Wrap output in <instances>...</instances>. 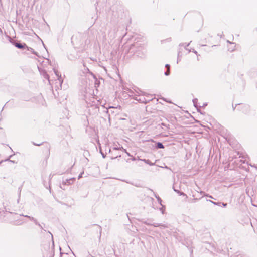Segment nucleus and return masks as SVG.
Here are the masks:
<instances>
[{"label":"nucleus","mask_w":257,"mask_h":257,"mask_svg":"<svg viewBox=\"0 0 257 257\" xmlns=\"http://www.w3.org/2000/svg\"><path fill=\"white\" fill-rule=\"evenodd\" d=\"M83 66H84V70H83V72H84V73H90L91 74H92V73H91V72H90V71H89V69H88L87 67H86L85 66V64H84V63L83 64Z\"/></svg>","instance_id":"nucleus-16"},{"label":"nucleus","mask_w":257,"mask_h":257,"mask_svg":"<svg viewBox=\"0 0 257 257\" xmlns=\"http://www.w3.org/2000/svg\"><path fill=\"white\" fill-rule=\"evenodd\" d=\"M132 185H134V186H136V187H141V186H140V185H139L134 184H133V183H132Z\"/></svg>","instance_id":"nucleus-38"},{"label":"nucleus","mask_w":257,"mask_h":257,"mask_svg":"<svg viewBox=\"0 0 257 257\" xmlns=\"http://www.w3.org/2000/svg\"><path fill=\"white\" fill-rule=\"evenodd\" d=\"M108 151L109 153H111V148H108Z\"/></svg>","instance_id":"nucleus-40"},{"label":"nucleus","mask_w":257,"mask_h":257,"mask_svg":"<svg viewBox=\"0 0 257 257\" xmlns=\"http://www.w3.org/2000/svg\"><path fill=\"white\" fill-rule=\"evenodd\" d=\"M83 174H84V172H82V173H81L79 175V176H78V179H80L81 178H82V175H83Z\"/></svg>","instance_id":"nucleus-29"},{"label":"nucleus","mask_w":257,"mask_h":257,"mask_svg":"<svg viewBox=\"0 0 257 257\" xmlns=\"http://www.w3.org/2000/svg\"><path fill=\"white\" fill-rule=\"evenodd\" d=\"M54 241L52 242V255L53 257L54 254Z\"/></svg>","instance_id":"nucleus-23"},{"label":"nucleus","mask_w":257,"mask_h":257,"mask_svg":"<svg viewBox=\"0 0 257 257\" xmlns=\"http://www.w3.org/2000/svg\"><path fill=\"white\" fill-rule=\"evenodd\" d=\"M202 46H206L205 45H201Z\"/></svg>","instance_id":"nucleus-46"},{"label":"nucleus","mask_w":257,"mask_h":257,"mask_svg":"<svg viewBox=\"0 0 257 257\" xmlns=\"http://www.w3.org/2000/svg\"><path fill=\"white\" fill-rule=\"evenodd\" d=\"M192 101H193L194 106L196 108V109H197V111H199V109L201 107V106H200L199 107H198V105H197L198 99L197 98H194L193 99Z\"/></svg>","instance_id":"nucleus-12"},{"label":"nucleus","mask_w":257,"mask_h":257,"mask_svg":"<svg viewBox=\"0 0 257 257\" xmlns=\"http://www.w3.org/2000/svg\"><path fill=\"white\" fill-rule=\"evenodd\" d=\"M149 190H150L152 192H153V195L156 198V199H157V201H158L159 203L162 206V200L160 198V197L159 196H158L157 195H156L155 194V193L154 192H153V191L151 189H149Z\"/></svg>","instance_id":"nucleus-8"},{"label":"nucleus","mask_w":257,"mask_h":257,"mask_svg":"<svg viewBox=\"0 0 257 257\" xmlns=\"http://www.w3.org/2000/svg\"><path fill=\"white\" fill-rule=\"evenodd\" d=\"M206 201L210 202L214 205H217V206H221V202H214L213 201H211L210 200H208V199H207Z\"/></svg>","instance_id":"nucleus-19"},{"label":"nucleus","mask_w":257,"mask_h":257,"mask_svg":"<svg viewBox=\"0 0 257 257\" xmlns=\"http://www.w3.org/2000/svg\"><path fill=\"white\" fill-rule=\"evenodd\" d=\"M164 206H163L162 205V207L160 208V210L161 211V212L163 214H164V212H165V208H164Z\"/></svg>","instance_id":"nucleus-22"},{"label":"nucleus","mask_w":257,"mask_h":257,"mask_svg":"<svg viewBox=\"0 0 257 257\" xmlns=\"http://www.w3.org/2000/svg\"><path fill=\"white\" fill-rule=\"evenodd\" d=\"M191 42V41H190V43H188L187 44L186 43H181L179 44V46H184L185 49L187 50H188V49H187V47H188L189 45H190V43ZM191 52V50H188V52Z\"/></svg>","instance_id":"nucleus-15"},{"label":"nucleus","mask_w":257,"mask_h":257,"mask_svg":"<svg viewBox=\"0 0 257 257\" xmlns=\"http://www.w3.org/2000/svg\"><path fill=\"white\" fill-rule=\"evenodd\" d=\"M178 194L180 195V196H186L187 197V195L183 192H181L180 191V193H178Z\"/></svg>","instance_id":"nucleus-28"},{"label":"nucleus","mask_w":257,"mask_h":257,"mask_svg":"<svg viewBox=\"0 0 257 257\" xmlns=\"http://www.w3.org/2000/svg\"><path fill=\"white\" fill-rule=\"evenodd\" d=\"M127 52L130 53H137L138 55L141 54V52L144 53L145 52V48L144 46L137 42L133 44H132L129 49L127 50Z\"/></svg>","instance_id":"nucleus-1"},{"label":"nucleus","mask_w":257,"mask_h":257,"mask_svg":"<svg viewBox=\"0 0 257 257\" xmlns=\"http://www.w3.org/2000/svg\"><path fill=\"white\" fill-rule=\"evenodd\" d=\"M170 69L169 68H168L166 70V72H165L164 73V75L165 76H169L170 75Z\"/></svg>","instance_id":"nucleus-20"},{"label":"nucleus","mask_w":257,"mask_h":257,"mask_svg":"<svg viewBox=\"0 0 257 257\" xmlns=\"http://www.w3.org/2000/svg\"><path fill=\"white\" fill-rule=\"evenodd\" d=\"M227 205V203H223V202H221V207H226Z\"/></svg>","instance_id":"nucleus-25"},{"label":"nucleus","mask_w":257,"mask_h":257,"mask_svg":"<svg viewBox=\"0 0 257 257\" xmlns=\"http://www.w3.org/2000/svg\"><path fill=\"white\" fill-rule=\"evenodd\" d=\"M49 233L51 234V235L52 236V237H53L52 234H51L50 232H49Z\"/></svg>","instance_id":"nucleus-44"},{"label":"nucleus","mask_w":257,"mask_h":257,"mask_svg":"<svg viewBox=\"0 0 257 257\" xmlns=\"http://www.w3.org/2000/svg\"><path fill=\"white\" fill-rule=\"evenodd\" d=\"M240 105L239 104H236L235 106H234L233 105H232V108H233V110H234L236 107L237 106V105Z\"/></svg>","instance_id":"nucleus-35"},{"label":"nucleus","mask_w":257,"mask_h":257,"mask_svg":"<svg viewBox=\"0 0 257 257\" xmlns=\"http://www.w3.org/2000/svg\"><path fill=\"white\" fill-rule=\"evenodd\" d=\"M192 52L193 53H194L195 54H196V55H197V52L196 50H195L194 49H193Z\"/></svg>","instance_id":"nucleus-39"},{"label":"nucleus","mask_w":257,"mask_h":257,"mask_svg":"<svg viewBox=\"0 0 257 257\" xmlns=\"http://www.w3.org/2000/svg\"><path fill=\"white\" fill-rule=\"evenodd\" d=\"M173 188L174 191L175 192L177 193L178 194L179 193H180V191H179V190L176 189H175L174 187H173Z\"/></svg>","instance_id":"nucleus-30"},{"label":"nucleus","mask_w":257,"mask_h":257,"mask_svg":"<svg viewBox=\"0 0 257 257\" xmlns=\"http://www.w3.org/2000/svg\"><path fill=\"white\" fill-rule=\"evenodd\" d=\"M112 150L114 151L122 150V151L126 152V149H124L122 146L118 147L117 145H114Z\"/></svg>","instance_id":"nucleus-9"},{"label":"nucleus","mask_w":257,"mask_h":257,"mask_svg":"<svg viewBox=\"0 0 257 257\" xmlns=\"http://www.w3.org/2000/svg\"><path fill=\"white\" fill-rule=\"evenodd\" d=\"M3 206H4V209L6 211H8V212H10L9 210H8V209L7 208V203L6 202H3Z\"/></svg>","instance_id":"nucleus-21"},{"label":"nucleus","mask_w":257,"mask_h":257,"mask_svg":"<svg viewBox=\"0 0 257 257\" xmlns=\"http://www.w3.org/2000/svg\"><path fill=\"white\" fill-rule=\"evenodd\" d=\"M165 67L167 68V69L168 68H169V69H170V65H169V64H166V65H165Z\"/></svg>","instance_id":"nucleus-33"},{"label":"nucleus","mask_w":257,"mask_h":257,"mask_svg":"<svg viewBox=\"0 0 257 257\" xmlns=\"http://www.w3.org/2000/svg\"><path fill=\"white\" fill-rule=\"evenodd\" d=\"M178 194L180 195V196H186L187 197V195L183 192H181L180 191V193H178Z\"/></svg>","instance_id":"nucleus-27"},{"label":"nucleus","mask_w":257,"mask_h":257,"mask_svg":"<svg viewBox=\"0 0 257 257\" xmlns=\"http://www.w3.org/2000/svg\"><path fill=\"white\" fill-rule=\"evenodd\" d=\"M6 161H10V162H12V163H17V162H16L15 161H13V160H10V159H7V160H6Z\"/></svg>","instance_id":"nucleus-32"},{"label":"nucleus","mask_w":257,"mask_h":257,"mask_svg":"<svg viewBox=\"0 0 257 257\" xmlns=\"http://www.w3.org/2000/svg\"><path fill=\"white\" fill-rule=\"evenodd\" d=\"M12 43L15 47H16L18 49H26V47H27V45L24 43H22L20 42H15V41L14 42H12Z\"/></svg>","instance_id":"nucleus-3"},{"label":"nucleus","mask_w":257,"mask_h":257,"mask_svg":"<svg viewBox=\"0 0 257 257\" xmlns=\"http://www.w3.org/2000/svg\"><path fill=\"white\" fill-rule=\"evenodd\" d=\"M125 152L127 154V155L128 156H131L130 154L129 153H128V152H127V151H126V152Z\"/></svg>","instance_id":"nucleus-42"},{"label":"nucleus","mask_w":257,"mask_h":257,"mask_svg":"<svg viewBox=\"0 0 257 257\" xmlns=\"http://www.w3.org/2000/svg\"><path fill=\"white\" fill-rule=\"evenodd\" d=\"M75 180V178L73 177L70 179H66L65 180H63V183L65 185H69L73 183L74 181Z\"/></svg>","instance_id":"nucleus-5"},{"label":"nucleus","mask_w":257,"mask_h":257,"mask_svg":"<svg viewBox=\"0 0 257 257\" xmlns=\"http://www.w3.org/2000/svg\"><path fill=\"white\" fill-rule=\"evenodd\" d=\"M61 256L60 257H68V254L67 253H63L62 252H60Z\"/></svg>","instance_id":"nucleus-24"},{"label":"nucleus","mask_w":257,"mask_h":257,"mask_svg":"<svg viewBox=\"0 0 257 257\" xmlns=\"http://www.w3.org/2000/svg\"><path fill=\"white\" fill-rule=\"evenodd\" d=\"M13 156V155L10 156L9 158H11Z\"/></svg>","instance_id":"nucleus-43"},{"label":"nucleus","mask_w":257,"mask_h":257,"mask_svg":"<svg viewBox=\"0 0 257 257\" xmlns=\"http://www.w3.org/2000/svg\"><path fill=\"white\" fill-rule=\"evenodd\" d=\"M238 109L245 114H249L250 110V106L247 104H242Z\"/></svg>","instance_id":"nucleus-2"},{"label":"nucleus","mask_w":257,"mask_h":257,"mask_svg":"<svg viewBox=\"0 0 257 257\" xmlns=\"http://www.w3.org/2000/svg\"><path fill=\"white\" fill-rule=\"evenodd\" d=\"M206 105H207V103H205L203 104L202 107H204L206 106Z\"/></svg>","instance_id":"nucleus-41"},{"label":"nucleus","mask_w":257,"mask_h":257,"mask_svg":"<svg viewBox=\"0 0 257 257\" xmlns=\"http://www.w3.org/2000/svg\"><path fill=\"white\" fill-rule=\"evenodd\" d=\"M205 196H207V197H209L210 198H213V199H214L212 196L209 195H208V194H206Z\"/></svg>","instance_id":"nucleus-37"},{"label":"nucleus","mask_w":257,"mask_h":257,"mask_svg":"<svg viewBox=\"0 0 257 257\" xmlns=\"http://www.w3.org/2000/svg\"><path fill=\"white\" fill-rule=\"evenodd\" d=\"M143 161L146 164H148L151 166L154 165L155 164L154 163H151L149 160L143 159Z\"/></svg>","instance_id":"nucleus-17"},{"label":"nucleus","mask_w":257,"mask_h":257,"mask_svg":"<svg viewBox=\"0 0 257 257\" xmlns=\"http://www.w3.org/2000/svg\"><path fill=\"white\" fill-rule=\"evenodd\" d=\"M115 36L114 35L112 37L113 38H115Z\"/></svg>","instance_id":"nucleus-45"},{"label":"nucleus","mask_w":257,"mask_h":257,"mask_svg":"<svg viewBox=\"0 0 257 257\" xmlns=\"http://www.w3.org/2000/svg\"><path fill=\"white\" fill-rule=\"evenodd\" d=\"M144 223L147 225H151L153 226L154 227H163L164 228L167 227V226L165 224H161V223H151L150 222H148L147 221L144 222Z\"/></svg>","instance_id":"nucleus-4"},{"label":"nucleus","mask_w":257,"mask_h":257,"mask_svg":"<svg viewBox=\"0 0 257 257\" xmlns=\"http://www.w3.org/2000/svg\"><path fill=\"white\" fill-rule=\"evenodd\" d=\"M111 155H112L111 156V158L112 159H114L117 158V157H121V154H120L119 153H113V152H112Z\"/></svg>","instance_id":"nucleus-14"},{"label":"nucleus","mask_w":257,"mask_h":257,"mask_svg":"<svg viewBox=\"0 0 257 257\" xmlns=\"http://www.w3.org/2000/svg\"><path fill=\"white\" fill-rule=\"evenodd\" d=\"M26 49H27V50L28 51L31 52L33 54H35V55H36L38 57L39 56L38 53L37 52L35 51L33 48L27 46V47H26Z\"/></svg>","instance_id":"nucleus-10"},{"label":"nucleus","mask_w":257,"mask_h":257,"mask_svg":"<svg viewBox=\"0 0 257 257\" xmlns=\"http://www.w3.org/2000/svg\"><path fill=\"white\" fill-rule=\"evenodd\" d=\"M22 216L28 218L31 221H33L35 223V224H38V222L37 221V220L35 218H34L33 217H31V216H30L28 215H22Z\"/></svg>","instance_id":"nucleus-11"},{"label":"nucleus","mask_w":257,"mask_h":257,"mask_svg":"<svg viewBox=\"0 0 257 257\" xmlns=\"http://www.w3.org/2000/svg\"><path fill=\"white\" fill-rule=\"evenodd\" d=\"M197 200H198V199H197V198H194V199L192 200V202H196Z\"/></svg>","instance_id":"nucleus-36"},{"label":"nucleus","mask_w":257,"mask_h":257,"mask_svg":"<svg viewBox=\"0 0 257 257\" xmlns=\"http://www.w3.org/2000/svg\"><path fill=\"white\" fill-rule=\"evenodd\" d=\"M43 77H44L45 79H47L49 81H49V78H50V77H49V75L47 73V72H45H45H43Z\"/></svg>","instance_id":"nucleus-18"},{"label":"nucleus","mask_w":257,"mask_h":257,"mask_svg":"<svg viewBox=\"0 0 257 257\" xmlns=\"http://www.w3.org/2000/svg\"><path fill=\"white\" fill-rule=\"evenodd\" d=\"M54 72L55 75L58 77V80L59 82L60 86H61L62 83H63V80L62 79V77H61V75H59V72H58V70H56L55 69H54Z\"/></svg>","instance_id":"nucleus-6"},{"label":"nucleus","mask_w":257,"mask_h":257,"mask_svg":"<svg viewBox=\"0 0 257 257\" xmlns=\"http://www.w3.org/2000/svg\"><path fill=\"white\" fill-rule=\"evenodd\" d=\"M32 143H33V144L34 145H35V146H40L42 145V144H43V143H39V144H38V143H35V142H32Z\"/></svg>","instance_id":"nucleus-26"},{"label":"nucleus","mask_w":257,"mask_h":257,"mask_svg":"<svg viewBox=\"0 0 257 257\" xmlns=\"http://www.w3.org/2000/svg\"><path fill=\"white\" fill-rule=\"evenodd\" d=\"M156 148L157 149H163L164 148V146L161 142H157L156 144Z\"/></svg>","instance_id":"nucleus-13"},{"label":"nucleus","mask_w":257,"mask_h":257,"mask_svg":"<svg viewBox=\"0 0 257 257\" xmlns=\"http://www.w3.org/2000/svg\"><path fill=\"white\" fill-rule=\"evenodd\" d=\"M37 225L39 227H40L42 229H43L42 226L38 222V224H35Z\"/></svg>","instance_id":"nucleus-31"},{"label":"nucleus","mask_w":257,"mask_h":257,"mask_svg":"<svg viewBox=\"0 0 257 257\" xmlns=\"http://www.w3.org/2000/svg\"><path fill=\"white\" fill-rule=\"evenodd\" d=\"M139 97V96H136V97H134V99L138 101H139V102H142V103H147L149 101V100H146L144 98H143L142 99Z\"/></svg>","instance_id":"nucleus-7"},{"label":"nucleus","mask_w":257,"mask_h":257,"mask_svg":"<svg viewBox=\"0 0 257 257\" xmlns=\"http://www.w3.org/2000/svg\"><path fill=\"white\" fill-rule=\"evenodd\" d=\"M100 152H101V154L103 158H104L105 157V155L103 153H102L101 150H100Z\"/></svg>","instance_id":"nucleus-34"}]
</instances>
